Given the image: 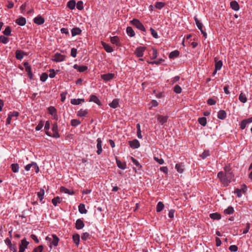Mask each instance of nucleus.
<instances>
[{"mask_svg":"<svg viewBox=\"0 0 252 252\" xmlns=\"http://www.w3.org/2000/svg\"><path fill=\"white\" fill-rule=\"evenodd\" d=\"M218 177L219 178L220 182L224 187L228 186L229 184L231 182V180L224 174L223 171H220L218 173Z\"/></svg>","mask_w":252,"mask_h":252,"instance_id":"f257e3e1","label":"nucleus"},{"mask_svg":"<svg viewBox=\"0 0 252 252\" xmlns=\"http://www.w3.org/2000/svg\"><path fill=\"white\" fill-rule=\"evenodd\" d=\"M130 23L138 30L143 32H146V29L144 25L139 20L137 19H134L130 21Z\"/></svg>","mask_w":252,"mask_h":252,"instance_id":"f03ea898","label":"nucleus"},{"mask_svg":"<svg viewBox=\"0 0 252 252\" xmlns=\"http://www.w3.org/2000/svg\"><path fill=\"white\" fill-rule=\"evenodd\" d=\"M46 240L49 241L50 242V248H51V245L54 246H57L58 244L59 239L58 236L56 235H52L51 237L47 236L46 238Z\"/></svg>","mask_w":252,"mask_h":252,"instance_id":"7ed1b4c3","label":"nucleus"},{"mask_svg":"<svg viewBox=\"0 0 252 252\" xmlns=\"http://www.w3.org/2000/svg\"><path fill=\"white\" fill-rule=\"evenodd\" d=\"M65 58V56L62 55L59 53H56L54 55V59H52V60L55 62H61L64 61Z\"/></svg>","mask_w":252,"mask_h":252,"instance_id":"20e7f679","label":"nucleus"},{"mask_svg":"<svg viewBox=\"0 0 252 252\" xmlns=\"http://www.w3.org/2000/svg\"><path fill=\"white\" fill-rule=\"evenodd\" d=\"M146 47L145 46H140L135 50L134 54L138 57H142L143 56V53L145 51Z\"/></svg>","mask_w":252,"mask_h":252,"instance_id":"39448f33","label":"nucleus"},{"mask_svg":"<svg viewBox=\"0 0 252 252\" xmlns=\"http://www.w3.org/2000/svg\"><path fill=\"white\" fill-rule=\"evenodd\" d=\"M29 242L26 239L21 240V244L19 245V252H24L26 249L27 248Z\"/></svg>","mask_w":252,"mask_h":252,"instance_id":"423d86ee","label":"nucleus"},{"mask_svg":"<svg viewBox=\"0 0 252 252\" xmlns=\"http://www.w3.org/2000/svg\"><path fill=\"white\" fill-rule=\"evenodd\" d=\"M97 144H96V148H97V151L96 153L98 155H100L102 152V140L100 138H98L96 140Z\"/></svg>","mask_w":252,"mask_h":252,"instance_id":"0eeeda50","label":"nucleus"},{"mask_svg":"<svg viewBox=\"0 0 252 252\" xmlns=\"http://www.w3.org/2000/svg\"><path fill=\"white\" fill-rule=\"evenodd\" d=\"M114 74L109 73L101 75V78L105 81H109L114 78Z\"/></svg>","mask_w":252,"mask_h":252,"instance_id":"6e6552de","label":"nucleus"},{"mask_svg":"<svg viewBox=\"0 0 252 252\" xmlns=\"http://www.w3.org/2000/svg\"><path fill=\"white\" fill-rule=\"evenodd\" d=\"M225 173L224 174L226 175L228 177H229L230 179L232 180L233 178L234 177V175L232 173V171L231 168L229 166H225L224 168Z\"/></svg>","mask_w":252,"mask_h":252,"instance_id":"1a4fd4ad","label":"nucleus"},{"mask_svg":"<svg viewBox=\"0 0 252 252\" xmlns=\"http://www.w3.org/2000/svg\"><path fill=\"white\" fill-rule=\"evenodd\" d=\"M130 147L132 149H137L140 147V143L137 139H134L129 141Z\"/></svg>","mask_w":252,"mask_h":252,"instance_id":"9d476101","label":"nucleus"},{"mask_svg":"<svg viewBox=\"0 0 252 252\" xmlns=\"http://www.w3.org/2000/svg\"><path fill=\"white\" fill-rule=\"evenodd\" d=\"M73 68L77 69L80 72H83L87 70L88 67L86 65H78L77 64H75L73 65Z\"/></svg>","mask_w":252,"mask_h":252,"instance_id":"9b49d317","label":"nucleus"},{"mask_svg":"<svg viewBox=\"0 0 252 252\" xmlns=\"http://www.w3.org/2000/svg\"><path fill=\"white\" fill-rule=\"evenodd\" d=\"M33 22L35 24L40 25L44 24L45 20L43 17L40 15H38L33 19Z\"/></svg>","mask_w":252,"mask_h":252,"instance_id":"f8f14e48","label":"nucleus"},{"mask_svg":"<svg viewBox=\"0 0 252 252\" xmlns=\"http://www.w3.org/2000/svg\"><path fill=\"white\" fill-rule=\"evenodd\" d=\"M24 66L25 67L26 71L27 72L28 76L30 79H32V74L31 71V67L29 63L26 62L24 63Z\"/></svg>","mask_w":252,"mask_h":252,"instance_id":"ddd939ff","label":"nucleus"},{"mask_svg":"<svg viewBox=\"0 0 252 252\" xmlns=\"http://www.w3.org/2000/svg\"><path fill=\"white\" fill-rule=\"evenodd\" d=\"M89 101L94 102L99 106H101L102 105L98 98L94 94H92L90 96Z\"/></svg>","mask_w":252,"mask_h":252,"instance_id":"4468645a","label":"nucleus"},{"mask_svg":"<svg viewBox=\"0 0 252 252\" xmlns=\"http://www.w3.org/2000/svg\"><path fill=\"white\" fill-rule=\"evenodd\" d=\"M215 63V67L216 70H220L222 66V62L219 60L217 57H215L214 59Z\"/></svg>","mask_w":252,"mask_h":252,"instance_id":"2eb2a0df","label":"nucleus"},{"mask_svg":"<svg viewBox=\"0 0 252 252\" xmlns=\"http://www.w3.org/2000/svg\"><path fill=\"white\" fill-rule=\"evenodd\" d=\"M110 41L112 44H115L118 46H120L121 45L119 38L117 36L111 37Z\"/></svg>","mask_w":252,"mask_h":252,"instance_id":"dca6fc26","label":"nucleus"},{"mask_svg":"<svg viewBox=\"0 0 252 252\" xmlns=\"http://www.w3.org/2000/svg\"><path fill=\"white\" fill-rule=\"evenodd\" d=\"M167 119L168 116H166L158 115L157 117L158 122L161 125L166 123Z\"/></svg>","mask_w":252,"mask_h":252,"instance_id":"f3484780","label":"nucleus"},{"mask_svg":"<svg viewBox=\"0 0 252 252\" xmlns=\"http://www.w3.org/2000/svg\"><path fill=\"white\" fill-rule=\"evenodd\" d=\"M116 161L117 166L122 169H126V164L125 162H122L120 160L116 158Z\"/></svg>","mask_w":252,"mask_h":252,"instance_id":"a211bd4d","label":"nucleus"},{"mask_svg":"<svg viewBox=\"0 0 252 252\" xmlns=\"http://www.w3.org/2000/svg\"><path fill=\"white\" fill-rule=\"evenodd\" d=\"M16 23L18 25L21 26H23L26 25V19L25 18L21 17L17 19H16L15 21Z\"/></svg>","mask_w":252,"mask_h":252,"instance_id":"6ab92c4d","label":"nucleus"},{"mask_svg":"<svg viewBox=\"0 0 252 252\" xmlns=\"http://www.w3.org/2000/svg\"><path fill=\"white\" fill-rule=\"evenodd\" d=\"M84 227V223L81 219L77 220L75 223V227L77 229H81Z\"/></svg>","mask_w":252,"mask_h":252,"instance_id":"aec40b11","label":"nucleus"},{"mask_svg":"<svg viewBox=\"0 0 252 252\" xmlns=\"http://www.w3.org/2000/svg\"><path fill=\"white\" fill-rule=\"evenodd\" d=\"M102 45L104 48V50H105V51L107 53H111L113 51L112 47L109 44H106L105 42H102Z\"/></svg>","mask_w":252,"mask_h":252,"instance_id":"412c9836","label":"nucleus"},{"mask_svg":"<svg viewBox=\"0 0 252 252\" xmlns=\"http://www.w3.org/2000/svg\"><path fill=\"white\" fill-rule=\"evenodd\" d=\"M81 30L79 28H74L71 30V34L72 36L80 35L81 33Z\"/></svg>","mask_w":252,"mask_h":252,"instance_id":"4be33fe9","label":"nucleus"},{"mask_svg":"<svg viewBox=\"0 0 252 252\" xmlns=\"http://www.w3.org/2000/svg\"><path fill=\"white\" fill-rule=\"evenodd\" d=\"M218 118L220 120H223L226 117V113L224 110H220L218 113Z\"/></svg>","mask_w":252,"mask_h":252,"instance_id":"5701e85b","label":"nucleus"},{"mask_svg":"<svg viewBox=\"0 0 252 252\" xmlns=\"http://www.w3.org/2000/svg\"><path fill=\"white\" fill-rule=\"evenodd\" d=\"M230 7L235 11H238L240 8L238 3L235 0L231 1L230 3Z\"/></svg>","mask_w":252,"mask_h":252,"instance_id":"b1692460","label":"nucleus"},{"mask_svg":"<svg viewBox=\"0 0 252 252\" xmlns=\"http://www.w3.org/2000/svg\"><path fill=\"white\" fill-rule=\"evenodd\" d=\"M60 191L64 192L65 193H67L69 195H73L74 194V192L73 190L67 189L64 187H61Z\"/></svg>","mask_w":252,"mask_h":252,"instance_id":"393cba45","label":"nucleus"},{"mask_svg":"<svg viewBox=\"0 0 252 252\" xmlns=\"http://www.w3.org/2000/svg\"><path fill=\"white\" fill-rule=\"evenodd\" d=\"M184 165L182 163H177L175 165V168L179 173H182L184 170Z\"/></svg>","mask_w":252,"mask_h":252,"instance_id":"a878e982","label":"nucleus"},{"mask_svg":"<svg viewBox=\"0 0 252 252\" xmlns=\"http://www.w3.org/2000/svg\"><path fill=\"white\" fill-rule=\"evenodd\" d=\"M85 101L84 99L78 98V99H71V103L73 105H79L82 102H84Z\"/></svg>","mask_w":252,"mask_h":252,"instance_id":"bb28decb","label":"nucleus"},{"mask_svg":"<svg viewBox=\"0 0 252 252\" xmlns=\"http://www.w3.org/2000/svg\"><path fill=\"white\" fill-rule=\"evenodd\" d=\"M88 113V110H83L80 109L79 111L77 112V116L80 117H85Z\"/></svg>","mask_w":252,"mask_h":252,"instance_id":"cd10ccee","label":"nucleus"},{"mask_svg":"<svg viewBox=\"0 0 252 252\" xmlns=\"http://www.w3.org/2000/svg\"><path fill=\"white\" fill-rule=\"evenodd\" d=\"M209 216L213 220H219L221 219L220 214L218 213L210 214Z\"/></svg>","mask_w":252,"mask_h":252,"instance_id":"c85d7f7f","label":"nucleus"},{"mask_svg":"<svg viewBox=\"0 0 252 252\" xmlns=\"http://www.w3.org/2000/svg\"><path fill=\"white\" fill-rule=\"evenodd\" d=\"M78 210L81 214H86L87 210L85 208V206L83 204H80L78 206Z\"/></svg>","mask_w":252,"mask_h":252,"instance_id":"c756f323","label":"nucleus"},{"mask_svg":"<svg viewBox=\"0 0 252 252\" xmlns=\"http://www.w3.org/2000/svg\"><path fill=\"white\" fill-rule=\"evenodd\" d=\"M109 106L113 108H116L119 106V100L118 99H114L112 102L109 104Z\"/></svg>","mask_w":252,"mask_h":252,"instance_id":"7c9ffc66","label":"nucleus"},{"mask_svg":"<svg viewBox=\"0 0 252 252\" xmlns=\"http://www.w3.org/2000/svg\"><path fill=\"white\" fill-rule=\"evenodd\" d=\"M44 195V190L43 189H41L40 191L37 192V196L38 197L40 200V201L43 203V202L42 201L43 199V196Z\"/></svg>","mask_w":252,"mask_h":252,"instance_id":"2f4dec72","label":"nucleus"},{"mask_svg":"<svg viewBox=\"0 0 252 252\" xmlns=\"http://www.w3.org/2000/svg\"><path fill=\"white\" fill-rule=\"evenodd\" d=\"M180 53L178 50H175L174 51L171 52L169 56V57L170 59H174L177 58L179 56Z\"/></svg>","mask_w":252,"mask_h":252,"instance_id":"473e14b6","label":"nucleus"},{"mask_svg":"<svg viewBox=\"0 0 252 252\" xmlns=\"http://www.w3.org/2000/svg\"><path fill=\"white\" fill-rule=\"evenodd\" d=\"M126 33L130 37H133L135 35V32L131 27H127Z\"/></svg>","mask_w":252,"mask_h":252,"instance_id":"72a5a7b5","label":"nucleus"},{"mask_svg":"<svg viewBox=\"0 0 252 252\" xmlns=\"http://www.w3.org/2000/svg\"><path fill=\"white\" fill-rule=\"evenodd\" d=\"M11 168L12 171L14 173H17L19 171V166L18 163H13L11 165Z\"/></svg>","mask_w":252,"mask_h":252,"instance_id":"f704fd0d","label":"nucleus"},{"mask_svg":"<svg viewBox=\"0 0 252 252\" xmlns=\"http://www.w3.org/2000/svg\"><path fill=\"white\" fill-rule=\"evenodd\" d=\"M76 5V2L74 0H71L67 2V6L70 9H73L75 8Z\"/></svg>","mask_w":252,"mask_h":252,"instance_id":"c9c22d12","label":"nucleus"},{"mask_svg":"<svg viewBox=\"0 0 252 252\" xmlns=\"http://www.w3.org/2000/svg\"><path fill=\"white\" fill-rule=\"evenodd\" d=\"M73 240L74 243L76 245H78L80 241V235L78 234L73 235Z\"/></svg>","mask_w":252,"mask_h":252,"instance_id":"e433bc0d","label":"nucleus"},{"mask_svg":"<svg viewBox=\"0 0 252 252\" xmlns=\"http://www.w3.org/2000/svg\"><path fill=\"white\" fill-rule=\"evenodd\" d=\"M164 204L162 202H159L157 206L156 210L157 212H161L164 208Z\"/></svg>","mask_w":252,"mask_h":252,"instance_id":"4c0bfd02","label":"nucleus"},{"mask_svg":"<svg viewBox=\"0 0 252 252\" xmlns=\"http://www.w3.org/2000/svg\"><path fill=\"white\" fill-rule=\"evenodd\" d=\"M198 121L199 123L203 126H205L207 124V119L205 117L199 118Z\"/></svg>","mask_w":252,"mask_h":252,"instance_id":"58836bf2","label":"nucleus"},{"mask_svg":"<svg viewBox=\"0 0 252 252\" xmlns=\"http://www.w3.org/2000/svg\"><path fill=\"white\" fill-rule=\"evenodd\" d=\"M239 99L240 101L243 103H245L247 102V98L246 96V95L243 93H241L239 96Z\"/></svg>","mask_w":252,"mask_h":252,"instance_id":"ea45409f","label":"nucleus"},{"mask_svg":"<svg viewBox=\"0 0 252 252\" xmlns=\"http://www.w3.org/2000/svg\"><path fill=\"white\" fill-rule=\"evenodd\" d=\"M194 20L197 28L201 31L203 29V24L199 21V20L196 17H194Z\"/></svg>","mask_w":252,"mask_h":252,"instance_id":"a19ab883","label":"nucleus"},{"mask_svg":"<svg viewBox=\"0 0 252 252\" xmlns=\"http://www.w3.org/2000/svg\"><path fill=\"white\" fill-rule=\"evenodd\" d=\"M81 124V122L77 119H72L71 120L70 124L73 126H77Z\"/></svg>","mask_w":252,"mask_h":252,"instance_id":"79ce46f5","label":"nucleus"},{"mask_svg":"<svg viewBox=\"0 0 252 252\" xmlns=\"http://www.w3.org/2000/svg\"><path fill=\"white\" fill-rule=\"evenodd\" d=\"M234 212V209L232 207L229 206L227 209H225L224 211V213L225 214L230 215L232 214Z\"/></svg>","mask_w":252,"mask_h":252,"instance_id":"37998d69","label":"nucleus"},{"mask_svg":"<svg viewBox=\"0 0 252 252\" xmlns=\"http://www.w3.org/2000/svg\"><path fill=\"white\" fill-rule=\"evenodd\" d=\"M2 32L6 36L10 35L11 34V30L10 27L9 26H7Z\"/></svg>","mask_w":252,"mask_h":252,"instance_id":"c03bdc74","label":"nucleus"},{"mask_svg":"<svg viewBox=\"0 0 252 252\" xmlns=\"http://www.w3.org/2000/svg\"><path fill=\"white\" fill-rule=\"evenodd\" d=\"M0 42L5 44H7L9 42V39L3 35H1L0 36Z\"/></svg>","mask_w":252,"mask_h":252,"instance_id":"a18cd8bd","label":"nucleus"},{"mask_svg":"<svg viewBox=\"0 0 252 252\" xmlns=\"http://www.w3.org/2000/svg\"><path fill=\"white\" fill-rule=\"evenodd\" d=\"M131 160L132 162L139 169H141L142 168L141 165L139 163L138 161L136 160L133 157H131Z\"/></svg>","mask_w":252,"mask_h":252,"instance_id":"49530a36","label":"nucleus"},{"mask_svg":"<svg viewBox=\"0 0 252 252\" xmlns=\"http://www.w3.org/2000/svg\"><path fill=\"white\" fill-rule=\"evenodd\" d=\"M16 58L18 59V60H22L23 58V53L19 51V50H17L16 51Z\"/></svg>","mask_w":252,"mask_h":252,"instance_id":"de8ad7c7","label":"nucleus"},{"mask_svg":"<svg viewBox=\"0 0 252 252\" xmlns=\"http://www.w3.org/2000/svg\"><path fill=\"white\" fill-rule=\"evenodd\" d=\"M174 91L177 94H180L182 92V88L179 85H176L174 87Z\"/></svg>","mask_w":252,"mask_h":252,"instance_id":"09e8293b","label":"nucleus"},{"mask_svg":"<svg viewBox=\"0 0 252 252\" xmlns=\"http://www.w3.org/2000/svg\"><path fill=\"white\" fill-rule=\"evenodd\" d=\"M210 155V152L209 150H205L204 151L201 155H200V157L203 158L205 159L207 157H208Z\"/></svg>","mask_w":252,"mask_h":252,"instance_id":"8fccbe9b","label":"nucleus"},{"mask_svg":"<svg viewBox=\"0 0 252 252\" xmlns=\"http://www.w3.org/2000/svg\"><path fill=\"white\" fill-rule=\"evenodd\" d=\"M48 111L49 113L52 115H54L55 114L57 113V110L53 106L49 107L48 108Z\"/></svg>","mask_w":252,"mask_h":252,"instance_id":"3c124183","label":"nucleus"},{"mask_svg":"<svg viewBox=\"0 0 252 252\" xmlns=\"http://www.w3.org/2000/svg\"><path fill=\"white\" fill-rule=\"evenodd\" d=\"M60 198L59 196L56 197L52 199V202L55 206H56L58 203H60Z\"/></svg>","mask_w":252,"mask_h":252,"instance_id":"603ef678","label":"nucleus"},{"mask_svg":"<svg viewBox=\"0 0 252 252\" xmlns=\"http://www.w3.org/2000/svg\"><path fill=\"white\" fill-rule=\"evenodd\" d=\"M165 4L162 2H157L155 4V7L158 9H161L164 7Z\"/></svg>","mask_w":252,"mask_h":252,"instance_id":"864d4df0","label":"nucleus"},{"mask_svg":"<svg viewBox=\"0 0 252 252\" xmlns=\"http://www.w3.org/2000/svg\"><path fill=\"white\" fill-rule=\"evenodd\" d=\"M152 51H153V53H152V56L151 59L152 60H153V59H156L157 57L158 52H157V49L154 48H152Z\"/></svg>","mask_w":252,"mask_h":252,"instance_id":"5fc2aeb1","label":"nucleus"},{"mask_svg":"<svg viewBox=\"0 0 252 252\" xmlns=\"http://www.w3.org/2000/svg\"><path fill=\"white\" fill-rule=\"evenodd\" d=\"M43 247L42 245H39L37 247L35 248L32 252H42Z\"/></svg>","mask_w":252,"mask_h":252,"instance_id":"6e6d98bb","label":"nucleus"},{"mask_svg":"<svg viewBox=\"0 0 252 252\" xmlns=\"http://www.w3.org/2000/svg\"><path fill=\"white\" fill-rule=\"evenodd\" d=\"M48 78V74L46 73H43L40 76V80L42 82H45Z\"/></svg>","mask_w":252,"mask_h":252,"instance_id":"4d7b16f0","label":"nucleus"},{"mask_svg":"<svg viewBox=\"0 0 252 252\" xmlns=\"http://www.w3.org/2000/svg\"><path fill=\"white\" fill-rule=\"evenodd\" d=\"M76 4V7L77 8V9L79 10H81L83 9L84 8V6H83V3L82 1H78Z\"/></svg>","mask_w":252,"mask_h":252,"instance_id":"13d9d810","label":"nucleus"},{"mask_svg":"<svg viewBox=\"0 0 252 252\" xmlns=\"http://www.w3.org/2000/svg\"><path fill=\"white\" fill-rule=\"evenodd\" d=\"M151 34L155 38H158V37L157 32L152 28H150Z\"/></svg>","mask_w":252,"mask_h":252,"instance_id":"bf43d9fd","label":"nucleus"},{"mask_svg":"<svg viewBox=\"0 0 252 252\" xmlns=\"http://www.w3.org/2000/svg\"><path fill=\"white\" fill-rule=\"evenodd\" d=\"M90 237V234L88 232L83 233L81 236V239L83 240L86 241Z\"/></svg>","mask_w":252,"mask_h":252,"instance_id":"052dcab7","label":"nucleus"},{"mask_svg":"<svg viewBox=\"0 0 252 252\" xmlns=\"http://www.w3.org/2000/svg\"><path fill=\"white\" fill-rule=\"evenodd\" d=\"M77 51L76 48H72L71 50V53H70L71 56L73 58H75L77 55Z\"/></svg>","mask_w":252,"mask_h":252,"instance_id":"680f3d73","label":"nucleus"},{"mask_svg":"<svg viewBox=\"0 0 252 252\" xmlns=\"http://www.w3.org/2000/svg\"><path fill=\"white\" fill-rule=\"evenodd\" d=\"M216 103V101L212 98H209L207 100V104L210 105H215Z\"/></svg>","mask_w":252,"mask_h":252,"instance_id":"e2e57ef3","label":"nucleus"},{"mask_svg":"<svg viewBox=\"0 0 252 252\" xmlns=\"http://www.w3.org/2000/svg\"><path fill=\"white\" fill-rule=\"evenodd\" d=\"M50 74H49V77L51 78H53L55 77L56 75V72L54 69H50L49 70Z\"/></svg>","mask_w":252,"mask_h":252,"instance_id":"0e129e2a","label":"nucleus"},{"mask_svg":"<svg viewBox=\"0 0 252 252\" xmlns=\"http://www.w3.org/2000/svg\"><path fill=\"white\" fill-rule=\"evenodd\" d=\"M247 123L246 122V120H243V121H241V124H240V128L242 129H245V128L246 127L247 125Z\"/></svg>","mask_w":252,"mask_h":252,"instance_id":"69168bd1","label":"nucleus"},{"mask_svg":"<svg viewBox=\"0 0 252 252\" xmlns=\"http://www.w3.org/2000/svg\"><path fill=\"white\" fill-rule=\"evenodd\" d=\"M43 123L42 122H40L38 125L35 127V130L36 131L40 130L43 126Z\"/></svg>","mask_w":252,"mask_h":252,"instance_id":"338daca9","label":"nucleus"},{"mask_svg":"<svg viewBox=\"0 0 252 252\" xmlns=\"http://www.w3.org/2000/svg\"><path fill=\"white\" fill-rule=\"evenodd\" d=\"M32 167L34 169L36 173H38L39 171L38 166L35 162H32Z\"/></svg>","mask_w":252,"mask_h":252,"instance_id":"774afa93","label":"nucleus"}]
</instances>
